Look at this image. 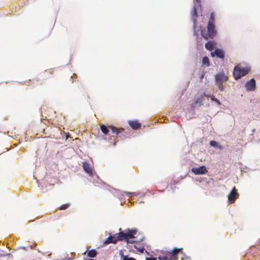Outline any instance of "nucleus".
Wrapping results in <instances>:
<instances>
[{
    "mask_svg": "<svg viewBox=\"0 0 260 260\" xmlns=\"http://www.w3.org/2000/svg\"><path fill=\"white\" fill-rule=\"evenodd\" d=\"M236 187L234 186L228 195V201L230 203H233L239 197Z\"/></svg>",
    "mask_w": 260,
    "mask_h": 260,
    "instance_id": "obj_5",
    "label": "nucleus"
},
{
    "mask_svg": "<svg viewBox=\"0 0 260 260\" xmlns=\"http://www.w3.org/2000/svg\"><path fill=\"white\" fill-rule=\"evenodd\" d=\"M128 124L131 126V127L134 129H139L141 126V124L137 120H131L128 121Z\"/></svg>",
    "mask_w": 260,
    "mask_h": 260,
    "instance_id": "obj_11",
    "label": "nucleus"
},
{
    "mask_svg": "<svg viewBox=\"0 0 260 260\" xmlns=\"http://www.w3.org/2000/svg\"><path fill=\"white\" fill-rule=\"evenodd\" d=\"M89 260H94V259H89Z\"/></svg>",
    "mask_w": 260,
    "mask_h": 260,
    "instance_id": "obj_31",
    "label": "nucleus"
},
{
    "mask_svg": "<svg viewBox=\"0 0 260 260\" xmlns=\"http://www.w3.org/2000/svg\"><path fill=\"white\" fill-rule=\"evenodd\" d=\"M82 167L83 170L89 175V176L91 177L93 176V169L90 167L89 164L86 161L83 162Z\"/></svg>",
    "mask_w": 260,
    "mask_h": 260,
    "instance_id": "obj_9",
    "label": "nucleus"
},
{
    "mask_svg": "<svg viewBox=\"0 0 260 260\" xmlns=\"http://www.w3.org/2000/svg\"><path fill=\"white\" fill-rule=\"evenodd\" d=\"M159 260H173L170 255L169 252H162L158 257Z\"/></svg>",
    "mask_w": 260,
    "mask_h": 260,
    "instance_id": "obj_12",
    "label": "nucleus"
},
{
    "mask_svg": "<svg viewBox=\"0 0 260 260\" xmlns=\"http://www.w3.org/2000/svg\"><path fill=\"white\" fill-rule=\"evenodd\" d=\"M210 144L211 146H213L214 147H217L218 146V143H217V142L215 141H211L210 142Z\"/></svg>",
    "mask_w": 260,
    "mask_h": 260,
    "instance_id": "obj_23",
    "label": "nucleus"
},
{
    "mask_svg": "<svg viewBox=\"0 0 260 260\" xmlns=\"http://www.w3.org/2000/svg\"><path fill=\"white\" fill-rule=\"evenodd\" d=\"M53 72L51 70H46L41 74V77L43 79H48L52 77Z\"/></svg>",
    "mask_w": 260,
    "mask_h": 260,
    "instance_id": "obj_13",
    "label": "nucleus"
},
{
    "mask_svg": "<svg viewBox=\"0 0 260 260\" xmlns=\"http://www.w3.org/2000/svg\"><path fill=\"white\" fill-rule=\"evenodd\" d=\"M215 44L213 42L209 41L205 44L206 48L210 51L212 50L214 48Z\"/></svg>",
    "mask_w": 260,
    "mask_h": 260,
    "instance_id": "obj_16",
    "label": "nucleus"
},
{
    "mask_svg": "<svg viewBox=\"0 0 260 260\" xmlns=\"http://www.w3.org/2000/svg\"><path fill=\"white\" fill-rule=\"evenodd\" d=\"M203 77H204V75H202V76H201V79H202V78H203Z\"/></svg>",
    "mask_w": 260,
    "mask_h": 260,
    "instance_id": "obj_30",
    "label": "nucleus"
},
{
    "mask_svg": "<svg viewBox=\"0 0 260 260\" xmlns=\"http://www.w3.org/2000/svg\"><path fill=\"white\" fill-rule=\"evenodd\" d=\"M191 171L196 175H202L206 174L207 170L205 166H201L199 168H192Z\"/></svg>",
    "mask_w": 260,
    "mask_h": 260,
    "instance_id": "obj_7",
    "label": "nucleus"
},
{
    "mask_svg": "<svg viewBox=\"0 0 260 260\" xmlns=\"http://www.w3.org/2000/svg\"><path fill=\"white\" fill-rule=\"evenodd\" d=\"M228 77L223 72L217 73L215 75V82L220 91L224 90V86L223 83L228 81Z\"/></svg>",
    "mask_w": 260,
    "mask_h": 260,
    "instance_id": "obj_4",
    "label": "nucleus"
},
{
    "mask_svg": "<svg viewBox=\"0 0 260 260\" xmlns=\"http://www.w3.org/2000/svg\"><path fill=\"white\" fill-rule=\"evenodd\" d=\"M97 255V251L95 249L89 250L87 253V255L90 257H94Z\"/></svg>",
    "mask_w": 260,
    "mask_h": 260,
    "instance_id": "obj_18",
    "label": "nucleus"
},
{
    "mask_svg": "<svg viewBox=\"0 0 260 260\" xmlns=\"http://www.w3.org/2000/svg\"><path fill=\"white\" fill-rule=\"evenodd\" d=\"M251 70L249 66L242 67L240 64H238L234 67L233 71V76L236 80H238L242 77L247 75Z\"/></svg>",
    "mask_w": 260,
    "mask_h": 260,
    "instance_id": "obj_3",
    "label": "nucleus"
},
{
    "mask_svg": "<svg viewBox=\"0 0 260 260\" xmlns=\"http://www.w3.org/2000/svg\"><path fill=\"white\" fill-rule=\"evenodd\" d=\"M211 55L212 57H214L215 55L217 56L218 58L223 59L224 57V52L221 49H216L214 52L211 53Z\"/></svg>",
    "mask_w": 260,
    "mask_h": 260,
    "instance_id": "obj_10",
    "label": "nucleus"
},
{
    "mask_svg": "<svg viewBox=\"0 0 260 260\" xmlns=\"http://www.w3.org/2000/svg\"><path fill=\"white\" fill-rule=\"evenodd\" d=\"M100 128L102 133L105 135H107L109 132V129H110L109 128V126L107 127V126L104 124L101 125Z\"/></svg>",
    "mask_w": 260,
    "mask_h": 260,
    "instance_id": "obj_17",
    "label": "nucleus"
},
{
    "mask_svg": "<svg viewBox=\"0 0 260 260\" xmlns=\"http://www.w3.org/2000/svg\"><path fill=\"white\" fill-rule=\"evenodd\" d=\"M40 80L38 78H35L32 79V82L34 84L36 83V82H40Z\"/></svg>",
    "mask_w": 260,
    "mask_h": 260,
    "instance_id": "obj_24",
    "label": "nucleus"
},
{
    "mask_svg": "<svg viewBox=\"0 0 260 260\" xmlns=\"http://www.w3.org/2000/svg\"><path fill=\"white\" fill-rule=\"evenodd\" d=\"M183 248H174L172 250L169 252L170 255L171 256L173 260H178V256L177 254L179 253L181 254H183V252L182 251Z\"/></svg>",
    "mask_w": 260,
    "mask_h": 260,
    "instance_id": "obj_6",
    "label": "nucleus"
},
{
    "mask_svg": "<svg viewBox=\"0 0 260 260\" xmlns=\"http://www.w3.org/2000/svg\"><path fill=\"white\" fill-rule=\"evenodd\" d=\"M245 87L248 91H254L255 89V81L254 78H252L247 81L245 84Z\"/></svg>",
    "mask_w": 260,
    "mask_h": 260,
    "instance_id": "obj_8",
    "label": "nucleus"
},
{
    "mask_svg": "<svg viewBox=\"0 0 260 260\" xmlns=\"http://www.w3.org/2000/svg\"><path fill=\"white\" fill-rule=\"evenodd\" d=\"M215 17L213 12L210 14L209 19L207 26V30L205 27L201 28V34L206 40L213 39L217 35V31L215 28Z\"/></svg>",
    "mask_w": 260,
    "mask_h": 260,
    "instance_id": "obj_2",
    "label": "nucleus"
},
{
    "mask_svg": "<svg viewBox=\"0 0 260 260\" xmlns=\"http://www.w3.org/2000/svg\"><path fill=\"white\" fill-rule=\"evenodd\" d=\"M202 63L203 65H205L207 67L210 66V61L208 57L205 56L203 57L202 60Z\"/></svg>",
    "mask_w": 260,
    "mask_h": 260,
    "instance_id": "obj_19",
    "label": "nucleus"
},
{
    "mask_svg": "<svg viewBox=\"0 0 260 260\" xmlns=\"http://www.w3.org/2000/svg\"><path fill=\"white\" fill-rule=\"evenodd\" d=\"M118 233L111 235L109 234V236L106 239L104 242V245H107L110 243L116 244L118 241H121L126 240L128 243H134L137 242L135 240H129V239H134L135 237L134 235L136 234L137 231L136 230H130L127 229L125 232L121 231V229H119Z\"/></svg>",
    "mask_w": 260,
    "mask_h": 260,
    "instance_id": "obj_1",
    "label": "nucleus"
},
{
    "mask_svg": "<svg viewBox=\"0 0 260 260\" xmlns=\"http://www.w3.org/2000/svg\"><path fill=\"white\" fill-rule=\"evenodd\" d=\"M217 147L220 150H222L223 149V146L221 145H219L218 144Z\"/></svg>",
    "mask_w": 260,
    "mask_h": 260,
    "instance_id": "obj_28",
    "label": "nucleus"
},
{
    "mask_svg": "<svg viewBox=\"0 0 260 260\" xmlns=\"http://www.w3.org/2000/svg\"><path fill=\"white\" fill-rule=\"evenodd\" d=\"M196 1L198 4L199 6L200 7H201V0H196Z\"/></svg>",
    "mask_w": 260,
    "mask_h": 260,
    "instance_id": "obj_26",
    "label": "nucleus"
},
{
    "mask_svg": "<svg viewBox=\"0 0 260 260\" xmlns=\"http://www.w3.org/2000/svg\"><path fill=\"white\" fill-rule=\"evenodd\" d=\"M109 128L113 134H115L117 135L122 133V132L124 131L123 128H118L112 125H109Z\"/></svg>",
    "mask_w": 260,
    "mask_h": 260,
    "instance_id": "obj_14",
    "label": "nucleus"
},
{
    "mask_svg": "<svg viewBox=\"0 0 260 260\" xmlns=\"http://www.w3.org/2000/svg\"><path fill=\"white\" fill-rule=\"evenodd\" d=\"M135 248H137L140 252L143 253L144 250V248L142 247L140 248H138L136 245L135 246Z\"/></svg>",
    "mask_w": 260,
    "mask_h": 260,
    "instance_id": "obj_25",
    "label": "nucleus"
},
{
    "mask_svg": "<svg viewBox=\"0 0 260 260\" xmlns=\"http://www.w3.org/2000/svg\"><path fill=\"white\" fill-rule=\"evenodd\" d=\"M206 96L210 97L212 101L215 102L218 105H220L221 104L220 101L218 99L215 98L213 96H210V95H207Z\"/></svg>",
    "mask_w": 260,
    "mask_h": 260,
    "instance_id": "obj_21",
    "label": "nucleus"
},
{
    "mask_svg": "<svg viewBox=\"0 0 260 260\" xmlns=\"http://www.w3.org/2000/svg\"><path fill=\"white\" fill-rule=\"evenodd\" d=\"M121 260H136L134 258L128 257L127 255H124L123 254L121 255Z\"/></svg>",
    "mask_w": 260,
    "mask_h": 260,
    "instance_id": "obj_20",
    "label": "nucleus"
},
{
    "mask_svg": "<svg viewBox=\"0 0 260 260\" xmlns=\"http://www.w3.org/2000/svg\"><path fill=\"white\" fill-rule=\"evenodd\" d=\"M198 16L197 11L196 7H194L191 12V17L194 23L196 24L197 23V18Z\"/></svg>",
    "mask_w": 260,
    "mask_h": 260,
    "instance_id": "obj_15",
    "label": "nucleus"
},
{
    "mask_svg": "<svg viewBox=\"0 0 260 260\" xmlns=\"http://www.w3.org/2000/svg\"><path fill=\"white\" fill-rule=\"evenodd\" d=\"M202 102V101H201V100L200 101H197L196 102V103H195V104H197V103H200V102Z\"/></svg>",
    "mask_w": 260,
    "mask_h": 260,
    "instance_id": "obj_29",
    "label": "nucleus"
},
{
    "mask_svg": "<svg viewBox=\"0 0 260 260\" xmlns=\"http://www.w3.org/2000/svg\"><path fill=\"white\" fill-rule=\"evenodd\" d=\"M146 260H156V258H149L146 257Z\"/></svg>",
    "mask_w": 260,
    "mask_h": 260,
    "instance_id": "obj_27",
    "label": "nucleus"
},
{
    "mask_svg": "<svg viewBox=\"0 0 260 260\" xmlns=\"http://www.w3.org/2000/svg\"><path fill=\"white\" fill-rule=\"evenodd\" d=\"M70 205L69 203L60 206L59 208V210H66V209H67V208H68L69 207Z\"/></svg>",
    "mask_w": 260,
    "mask_h": 260,
    "instance_id": "obj_22",
    "label": "nucleus"
}]
</instances>
